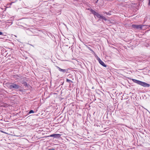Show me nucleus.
Returning a JSON list of instances; mask_svg holds the SVG:
<instances>
[{
	"mask_svg": "<svg viewBox=\"0 0 150 150\" xmlns=\"http://www.w3.org/2000/svg\"><path fill=\"white\" fill-rule=\"evenodd\" d=\"M22 84H24V86H28V84L25 81H23L22 82Z\"/></svg>",
	"mask_w": 150,
	"mask_h": 150,
	"instance_id": "9d476101",
	"label": "nucleus"
},
{
	"mask_svg": "<svg viewBox=\"0 0 150 150\" xmlns=\"http://www.w3.org/2000/svg\"><path fill=\"white\" fill-rule=\"evenodd\" d=\"M100 19H102L104 20L105 21L107 20V19L105 17H104L103 16H101Z\"/></svg>",
	"mask_w": 150,
	"mask_h": 150,
	"instance_id": "1a4fd4ad",
	"label": "nucleus"
},
{
	"mask_svg": "<svg viewBox=\"0 0 150 150\" xmlns=\"http://www.w3.org/2000/svg\"><path fill=\"white\" fill-rule=\"evenodd\" d=\"M103 13H105V14H106V13H107V12H106L104 11V12H103Z\"/></svg>",
	"mask_w": 150,
	"mask_h": 150,
	"instance_id": "a211bd4d",
	"label": "nucleus"
},
{
	"mask_svg": "<svg viewBox=\"0 0 150 150\" xmlns=\"http://www.w3.org/2000/svg\"><path fill=\"white\" fill-rule=\"evenodd\" d=\"M106 14L107 15H111V14L109 12L106 13Z\"/></svg>",
	"mask_w": 150,
	"mask_h": 150,
	"instance_id": "4468645a",
	"label": "nucleus"
},
{
	"mask_svg": "<svg viewBox=\"0 0 150 150\" xmlns=\"http://www.w3.org/2000/svg\"><path fill=\"white\" fill-rule=\"evenodd\" d=\"M149 5H150V0H149Z\"/></svg>",
	"mask_w": 150,
	"mask_h": 150,
	"instance_id": "f3484780",
	"label": "nucleus"
},
{
	"mask_svg": "<svg viewBox=\"0 0 150 150\" xmlns=\"http://www.w3.org/2000/svg\"><path fill=\"white\" fill-rule=\"evenodd\" d=\"M55 149L53 148H52L51 149H48V150H54Z\"/></svg>",
	"mask_w": 150,
	"mask_h": 150,
	"instance_id": "ddd939ff",
	"label": "nucleus"
},
{
	"mask_svg": "<svg viewBox=\"0 0 150 150\" xmlns=\"http://www.w3.org/2000/svg\"><path fill=\"white\" fill-rule=\"evenodd\" d=\"M89 49L91 51H93V50L91 48L89 47Z\"/></svg>",
	"mask_w": 150,
	"mask_h": 150,
	"instance_id": "2eb2a0df",
	"label": "nucleus"
},
{
	"mask_svg": "<svg viewBox=\"0 0 150 150\" xmlns=\"http://www.w3.org/2000/svg\"><path fill=\"white\" fill-rule=\"evenodd\" d=\"M21 87L20 86L12 83L11 85L9 86V88L10 89L14 88V89H18Z\"/></svg>",
	"mask_w": 150,
	"mask_h": 150,
	"instance_id": "f03ea898",
	"label": "nucleus"
},
{
	"mask_svg": "<svg viewBox=\"0 0 150 150\" xmlns=\"http://www.w3.org/2000/svg\"><path fill=\"white\" fill-rule=\"evenodd\" d=\"M91 12L94 15H95L97 12L95 11L94 10L91 9L90 10Z\"/></svg>",
	"mask_w": 150,
	"mask_h": 150,
	"instance_id": "6e6552de",
	"label": "nucleus"
},
{
	"mask_svg": "<svg viewBox=\"0 0 150 150\" xmlns=\"http://www.w3.org/2000/svg\"><path fill=\"white\" fill-rule=\"evenodd\" d=\"M66 81H67V82H71V83H72L73 82L71 81V80H69V79H67V80H66Z\"/></svg>",
	"mask_w": 150,
	"mask_h": 150,
	"instance_id": "9b49d317",
	"label": "nucleus"
},
{
	"mask_svg": "<svg viewBox=\"0 0 150 150\" xmlns=\"http://www.w3.org/2000/svg\"><path fill=\"white\" fill-rule=\"evenodd\" d=\"M98 0H97L96 1V3H97Z\"/></svg>",
	"mask_w": 150,
	"mask_h": 150,
	"instance_id": "6ab92c4d",
	"label": "nucleus"
},
{
	"mask_svg": "<svg viewBox=\"0 0 150 150\" xmlns=\"http://www.w3.org/2000/svg\"><path fill=\"white\" fill-rule=\"evenodd\" d=\"M61 135L59 134H51L50 137H54L55 138H59L60 137Z\"/></svg>",
	"mask_w": 150,
	"mask_h": 150,
	"instance_id": "20e7f679",
	"label": "nucleus"
},
{
	"mask_svg": "<svg viewBox=\"0 0 150 150\" xmlns=\"http://www.w3.org/2000/svg\"><path fill=\"white\" fill-rule=\"evenodd\" d=\"M34 112V111L33 110H30L29 112V113H33Z\"/></svg>",
	"mask_w": 150,
	"mask_h": 150,
	"instance_id": "f8f14e48",
	"label": "nucleus"
},
{
	"mask_svg": "<svg viewBox=\"0 0 150 150\" xmlns=\"http://www.w3.org/2000/svg\"><path fill=\"white\" fill-rule=\"evenodd\" d=\"M144 26V25H138L133 24L132 25V27L134 28H136L137 29H141L142 28V26Z\"/></svg>",
	"mask_w": 150,
	"mask_h": 150,
	"instance_id": "7ed1b4c3",
	"label": "nucleus"
},
{
	"mask_svg": "<svg viewBox=\"0 0 150 150\" xmlns=\"http://www.w3.org/2000/svg\"><path fill=\"white\" fill-rule=\"evenodd\" d=\"M132 81L134 83L141 85L144 87H149L150 85L146 82H142L138 80L135 79H132Z\"/></svg>",
	"mask_w": 150,
	"mask_h": 150,
	"instance_id": "f257e3e1",
	"label": "nucleus"
},
{
	"mask_svg": "<svg viewBox=\"0 0 150 150\" xmlns=\"http://www.w3.org/2000/svg\"><path fill=\"white\" fill-rule=\"evenodd\" d=\"M57 67L59 71H62L64 73L67 72L68 71V69H62L57 66Z\"/></svg>",
	"mask_w": 150,
	"mask_h": 150,
	"instance_id": "39448f33",
	"label": "nucleus"
},
{
	"mask_svg": "<svg viewBox=\"0 0 150 150\" xmlns=\"http://www.w3.org/2000/svg\"><path fill=\"white\" fill-rule=\"evenodd\" d=\"M3 34V33L1 31H0V35H2Z\"/></svg>",
	"mask_w": 150,
	"mask_h": 150,
	"instance_id": "dca6fc26",
	"label": "nucleus"
},
{
	"mask_svg": "<svg viewBox=\"0 0 150 150\" xmlns=\"http://www.w3.org/2000/svg\"><path fill=\"white\" fill-rule=\"evenodd\" d=\"M98 61H99V63H100V64H101L103 66L106 67V65L99 58L98 59Z\"/></svg>",
	"mask_w": 150,
	"mask_h": 150,
	"instance_id": "423d86ee",
	"label": "nucleus"
},
{
	"mask_svg": "<svg viewBox=\"0 0 150 150\" xmlns=\"http://www.w3.org/2000/svg\"><path fill=\"white\" fill-rule=\"evenodd\" d=\"M95 16H96L97 17V18L100 19L101 16L98 13H97Z\"/></svg>",
	"mask_w": 150,
	"mask_h": 150,
	"instance_id": "0eeeda50",
	"label": "nucleus"
}]
</instances>
